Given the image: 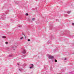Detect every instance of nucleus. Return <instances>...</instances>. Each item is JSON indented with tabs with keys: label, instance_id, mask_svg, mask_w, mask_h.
I'll return each instance as SVG.
<instances>
[{
	"label": "nucleus",
	"instance_id": "4",
	"mask_svg": "<svg viewBox=\"0 0 74 74\" xmlns=\"http://www.w3.org/2000/svg\"><path fill=\"white\" fill-rule=\"evenodd\" d=\"M2 37V38H6V37H5V36H3Z\"/></svg>",
	"mask_w": 74,
	"mask_h": 74
},
{
	"label": "nucleus",
	"instance_id": "5",
	"mask_svg": "<svg viewBox=\"0 0 74 74\" xmlns=\"http://www.w3.org/2000/svg\"><path fill=\"white\" fill-rule=\"evenodd\" d=\"M34 20H35V18H33L32 19V21H34Z\"/></svg>",
	"mask_w": 74,
	"mask_h": 74
},
{
	"label": "nucleus",
	"instance_id": "9",
	"mask_svg": "<svg viewBox=\"0 0 74 74\" xmlns=\"http://www.w3.org/2000/svg\"><path fill=\"white\" fill-rule=\"evenodd\" d=\"M26 15H27H27H28V14L26 13Z\"/></svg>",
	"mask_w": 74,
	"mask_h": 74
},
{
	"label": "nucleus",
	"instance_id": "12",
	"mask_svg": "<svg viewBox=\"0 0 74 74\" xmlns=\"http://www.w3.org/2000/svg\"><path fill=\"white\" fill-rule=\"evenodd\" d=\"M68 12L69 13H70V11H68Z\"/></svg>",
	"mask_w": 74,
	"mask_h": 74
},
{
	"label": "nucleus",
	"instance_id": "10",
	"mask_svg": "<svg viewBox=\"0 0 74 74\" xmlns=\"http://www.w3.org/2000/svg\"><path fill=\"white\" fill-rule=\"evenodd\" d=\"M28 41H30V39H28Z\"/></svg>",
	"mask_w": 74,
	"mask_h": 74
},
{
	"label": "nucleus",
	"instance_id": "1",
	"mask_svg": "<svg viewBox=\"0 0 74 74\" xmlns=\"http://www.w3.org/2000/svg\"><path fill=\"white\" fill-rule=\"evenodd\" d=\"M49 59H53V56H49Z\"/></svg>",
	"mask_w": 74,
	"mask_h": 74
},
{
	"label": "nucleus",
	"instance_id": "2",
	"mask_svg": "<svg viewBox=\"0 0 74 74\" xmlns=\"http://www.w3.org/2000/svg\"><path fill=\"white\" fill-rule=\"evenodd\" d=\"M23 53H26V51L25 50H24L23 51Z\"/></svg>",
	"mask_w": 74,
	"mask_h": 74
},
{
	"label": "nucleus",
	"instance_id": "6",
	"mask_svg": "<svg viewBox=\"0 0 74 74\" xmlns=\"http://www.w3.org/2000/svg\"><path fill=\"white\" fill-rule=\"evenodd\" d=\"M8 42H5V44H8Z\"/></svg>",
	"mask_w": 74,
	"mask_h": 74
},
{
	"label": "nucleus",
	"instance_id": "11",
	"mask_svg": "<svg viewBox=\"0 0 74 74\" xmlns=\"http://www.w3.org/2000/svg\"><path fill=\"white\" fill-rule=\"evenodd\" d=\"M32 67H33L31 66V67H30V69H32Z\"/></svg>",
	"mask_w": 74,
	"mask_h": 74
},
{
	"label": "nucleus",
	"instance_id": "3",
	"mask_svg": "<svg viewBox=\"0 0 74 74\" xmlns=\"http://www.w3.org/2000/svg\"><path fill=\"white\" fill-rule=\"evenodd\" d=\"M23 37H21L20 38V40H22V39H23Z\"/></svg>",
	"mask_w": 74,
	"mask_h": 74
},
{
	"label": "nucleus",
	"instance_id": "13",
	"mask_svg": "<svg viewBox=\"0 0 74 74\" xmlns=\"http://www.w3.org/2000/svg\"><path fill=\"white\" fill-rule=\"evenodd\" d=\"M72 25H74V23H73Z\"/></svg>",
	"mask_w": 74,
	"mask_h": 74
},
{
	"label": "nucleus",
	"instance_id": "15",
	"mask_svg": "<svg viewBox=\"0 0 74 74\" xmlns=\"http://www.w3.org/2000/svg\"><path fill=\"white\" fill-rule=\"evenodd\" d=\"M66 60V59H65V60Z\"/></svg>",
	"mask_w": 74,
	"mask_h": 74
},
{
	"label": "nucleus",
	"instance_id": "14",
	"mask_svg": "<svg viewBox=\"0 0 74 74\" xmlns=\"http://www.w3.org/2000/svg\"><path fill=\"white\" fill-rule=\"evenodd\" d=\"M10 56H12V55Z\"/></svg>",
	"mask_w": 74,
	"mask_h": 74
},
{
	"label": "nucleus",
	"instance_id": "7",
	"mask_svg": "<svg viewBox=\"0 0 74 74\" xmlns=\"http://www.w3.org/2000/svg\"><path fill=\"white\" fill-rule=\"evenodd\" d=\"M55 62H57V60H55Z\"/></svg>",
	"mask_w": 74,
	"mask_h": 74
},
{
	"label": "nucleus",
	"instance_id": "8",
	"mask_svg": "<svg viewBox=\"0 0 74 74\" xmlns=\"http://www.w3.org/2000/svg\"><path fill=\"white\" fill-rule=\"evenodd\" d=\"M31 65H32V67H33V64H32Z\"/></svg>",
	"mask_w": 74,
	"mask_h": 74
},
{
	"label": "nucleus",
	"instance_id": "17",
	"mask_svg": "<svg viewBox=\"0 0 74 74\" xmlns=\"http://www.w3.org/2000/svg\"><path fill=\"white\" fill-rule=\"evenodd\" d=\"M18 65H19V64H18Z\"/></svg>",
	"mask_w": 74,
	"mask_h": 74
},
{
	"label": "nucleus",
	"instance_id": "16",
	"mask_svg": "<svg viewBox=\"0 0 74 74\" xmlns=\"http://www.w3.org/2000/svg\"><path fill=\"white\" fill-rule=\"evenodd\" d=\"M25 38H26V37H27L26 36H25Z\"/></svg>",
	"mask_w": 74,
	"mask_h": 74
}]
</instances>
